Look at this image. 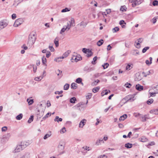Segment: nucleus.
<instances>
[{"mask_svg": "<svg viewBox=\"0 0 158 158\" xmlns=\"http://www.w3.org/2000/svg\"><path fill=\"white\" fill-rule=\"evenodd\" d=\"M36 39V34L35 32H32L29 35L28 44L32 46L35 43Z\"/></svg>", "mask_w": 158, "mask_h": 158, "instance_id": "obj_1", "label": "nucleus"}, {"mask_svg": "<svg viewBox=\"0 0 158 158\" xmlns=\"http://www.w3.org/2000/svg\"><path fill=\"white\" fill-rule=\"evenodd\" d=\"M29 144L25 142H21L20 144L18 145L14 151L15 153L20 152L28 145Z\"/></svg>", "mask_w": 158, "mask_h": 158, "instance_id": "obj_2", "label": "nucleus"}, {"mask_svg": "<svg viewBox=\"0 0 158 158\" xmlns=\"http://www.w3.org/2000/svg\"><path fill=\"white\" fill-rule=\"evenodd\" d=\"M58 151L60 154L64 153V144L63 143H60L58 146Z\"/></svg>", "mask_w": 158, "mask_h": 158, "instance_id": "obj_3", "label": "nucleus"}, {"mask_svg": "<svg viewBox=\"0 0 158 158\" xmlns=\"http://www.w3.org/2000/svg\"><path fill=\"white\" fill-rule=\"evenodd\" d=\"M8 24L6 21L2 20L0 21V30L6 27Z\"/></svg>", "mask_w": 158, "mask_h": 158, "instance_id": "obj_4", "label": "nucleus"}, {"mask_svg": "<svg viewBox=\"0 0 158 158\" xmlns=\"http://www.w3.org/2000/svg\"><path fill=\"white\" fill-rule=\"evenodd\" d=\"M23 22V19L22 18H19L16 19L14 24V26L15 27H17L21 25Z\"/></svg>", "mask_w": 158, "mask_h": 158, "instance_id": "obj_5", "label": "nucleus"}, {"mask_svg": "<svg viewBox=\"0 0 158 158\" xmlns=\"http://www.w3.org/2000/svg\"><path fill=\"white\" fill-rule=\"evenodd\" d=\"M44 110L45 109L44 108H42V110H38V112H37L38 118H40L43 116Z\"/></svg>", "mask_w": 158, "mask_h": 158, "instance_id": "obj_6", "label": "nucleus"}, {"mask_svg": "<svg viewBox=\"0 0 158 158\" xmlns=\"http://www.w3.org/2000/svg\"><path fill=\"white\" fill-rule=\"evenodd\" d=\"M149 118V116L148 115H143L141 114L139 119L142 122H145L147 119Z\"/></svg>", "mask_w": 158, "mask_h": 158, "instance_id": "obj_7", "label": "nucleus"}, {"mask_svg": "<svg viewBox=\"0 0 158 158\" xmlns=\"http://www.w3.org/2000/svg\"><path fill=\"white\" fill-rule=\"evenodd\" d=\"M70 52L71 51L70 50L67 51L63 54L62 56L59 57L58 58H57L56 59H55V60H57L59 59H63L64 58H66L68 56L69 54L70 53Z\"/></svg>", "mask_w": 158, "mask_h": 158, "instance_id": "obj_8", "label": "nucleus"}, {"mask_svg": "<svg viewBox=\"0 0 158 158\" xmlns=\"http://www.w3.org/2000/svg\"><path fill=\"white\" fill-rule=\"evenodd\" d=\"M132 3V7H135L137 5H138L142 3L141 1H132L131 2Z\"/></svg>", "mask_w": 158, "mask_h": 158, "instance_id": "obj_9", "label": "nucleus"}, {"mask_svg": "<svg viewBox=\"0 0 158 158\" xmlns=\"http://www.w3.org/2000/svg\"><path fill=\"white\" fill-rule=\"evenodd\" d=\"M143 77L139 73H136L135 75V80L137 81H139L142 79Z\"/></svg>", "mask_w": 158, "mask_h": 158, "instance_id": "obj_10", "label": "nucleus"}, {"mask_svg": "<svg viewBox=\"0 0 158 158\" xmlns=\"http://www.w3.org/2000/svg\"><path fill=\"white\" fill-rule=\"evenodd\" d=\"M86 120L85 119H83L80 123L79 127H80L82 128L83 126L85 125L86 122Z\"/></svg>", "mask_w": 158, "mask_h": 158, "instance_id": "obj_11", "label": "nucleus"}, {"mask_svg": "<svg viewBox=\"0 0 158 158\" xmlns=\"http://www.w3.org/2000/svg\"><path fill=\"white\" fill-rule=\"evenodd\" d=\"M136 89L138 91H141L143 90V87L140 85L138 84L136 85Z\"/></svg>", "mask_w": 158, "mask_h": 158, "instance_id": "obj_12", "label": "nucleus"}, {"mask_svg": "<svg viewBox=\"0 0 158 158\" xmlns=\"http://www.w3.org/2000/svg\"><path fill=\"white\" fill-rule=\"evenodd\" d=\"M127 118V115L126 114H124L121 116L119 118L120 121H123Z\"/></svg>", "mask_w": 158, "mask_h": 158, "instance_id": "obj_13", "label": "nucleus"}, {"mask_svg": "<svg viewBox=\"0 0 158 158\" xmlns=\"http://www.w3.org/2000/svg\"><path fill=\"white\" fill-rule=\"evenodd\" d=\"M78 56V55H77V54L74 52L73 53L72 55V57L71 59V60L72 62H73V60L74 59V58L76 57H77Z\"/></svg>", "mask_w": 158, "mask_h": 158, "instance_id": "obj_14", "label": "nucleus"}, {"mask_svg": "<svg viewBox=\"0 0 158 158\" xmlns=\"http://www.w3.org/2000/svg\"><path fill=\"white\" fill-rule=\"evenodd\" d=\"M81 59L82 58L81 56L79 55L77 57H76L74 58L73 60H74L75 61L77 62L78 61L81 60Z\"/></svg>", "mask_w": 158, "mask_h": 158, "instance_id": "obj_15", "label": "nucleus"}, {"mask_svg": "<svg viewBox=\"0 0 158 158\" xmlns=\"http://www.w3.org/2000/svg\"><path fill=\"white\" fill-rule=\"evenodd\" d=\"M110 92V90H107V89L103 91L101 93L102 96H103L107 94L108 93Z\"/></svg>", "mask_w": 158, "mask_h": 158, "instance_id": "obj_16", "label": "nucleus"}, {"mask_svg": "<svg viewBox=\"0 0 158 158\" xmlns=\"http://www.w3.org/2000/svg\"><path fill=\"white\" fill-rule=\"evenodd\" d=\"M119 24L120 25H122V27L123 28L125 27V25L126 24V23L125 22V21L124 20H121L119 22Z\"/></svg>", "mask_w": 158, "mask_h": 158, "instance_id": "obj_17", "label": "nucleus"}, {"mask_svg": "<svg viewBox=\"0 0 158 158\" xmlns=\"http://www.w3.org/2000/svg\"><path fill=\"white\" fill-rule=\"evenodd\" d=\"M151 73L150 71H149L147 72H143L142 73V75L145 77L148 75H149Z\"/></svg>", "mask_w": 158, "mask_h": 158, "instance_id": "obj_18", "label": "nucleus"}, {"mask_svg": "<svg viewBox=\"0 0 158 158\" xmlns=\"http://www.w3.org/2000/svg\"><path fill=\"white\" fill-rule=\"evenodd\" d=\"M87 24L86 22L84 21H82L78 25H80V26H83V28H85Z\"/></svg>", "mask_w": 158, "mask_h": 158, "instance_id": "obj_19", "label": "nucleus"}, {"mask_svg": "<svg viewBox=\"0 0 158 158\" xmlns=\"http://www.w3.org/2000/svg\"><path fill=\"white\" fill-rule=\"evenodd\" d=\"M54 43L56 47L59 46V39L58 38L56 37L54 40Z\"/></svg>", "mask_w": 158, "mask_h": 158, "instance_id": "obj_20", "label": "nucleus"}, {"mask_svg": "<svg viewBox=\"0 0 158 158\" xmlns=\"http://www.w3.org/2000/svg\"><path fill=\"white\" fill-rule=\"evenodd\" d=\"M150 112L155 114H158V108L152 110L150 111Z\"/></svg>", "mask_w": 158, "mask_h": 158, "instance_id": "obj_21", "label": "nucleus"}, {"mask_svg": "<svg viewBox=\"0 0 158 158\" xmlns=\"http://www.w3.org/2000/svg\"><path fill=\"white\" fill-rule=\"evenodd\" d=\"M77 87V84L75 83H73L71 85V88L73 89H76Z\"/></svg>", "mask_w": 158, "mask_h": 158, "instance_id": "obj_22", "label": "nucleus"}, {"mask_svg": "<svg viewBox=\"0 0 158 158\" xmlns=\"http://www.w3.org/2000/svg\"><path fill=\"white\" fill-rule=\"evenodd\" d=\"M101 142H104L103 139L102 138H100L97 140L96 144L97 145H99L100 144Z\"/></svg>", "mask_w": 158, "mask_h": 158, "instance_id": "obj_23", "label": "nucleus"}, {"mask_svg": "<svg viewBox=\"0 0 158 158\" xmlns=\"http://www.w3.org/2000/svg\"><path fill=\"white\" fill-rule=\"evenodd\" d=\"M86 54H87V56L88 57L91 56L93 54V52H92L89 49V50L87 51V53H86Z\"/></svg>", "mask_w": 158, "mask_h": 158, "instance_id": "obj_24", "label": "nucleus"}, {"mask_svg": "<svg viewBox=\"0 0 158 158\" xmlns=\"http://www.w3.org/2000/svg\"><path fill=\"white\" fill-rule=\"evenodd\" d=\"M62 121V119L61 118H59V116H56L55 119H54V121L55 122H57L58 123L59 122H61Z\"/></svg>", "mask_w": 158, "mask_h": 158, "instance_id": "obj_25", "label": "nucleus"}, {"mask_svg": "<svg viewBox=\"0 0 158 158\" xmlns=\"http://www.w3.org/2000/svg\"><path fill=\"white\" fill-rule=\"evenodd\" d=\"M100 89V87L99 86L95 87L92 89V91L94 93L97 92Z\"/></svg>", "mask_w": 158, "mask_h": 158, "instance_id": "obj_26", "label": "nucleus"}, {"mask_svg": "<svg viewBox=\"0 0 158 158\" xmlns=\"http://www.w3.org/2000/svg\"><path fill=\"white\" fill-rule=\"evenodd\" d=\"M103 43V40L102 39H101L98 41L97 43V44L99 46H101Z\"/></svg>", "mask_w": 158, "mask_h": 158, "instance_id": "obj_27", "label": "nucleus"}, {"mask_svg": "<svg viewBox=\"0 0 158 158\" xmlns=\"http://www.w3.org/2000/svg\"><path fill=\"white\" fill-rule=\"evenodd\" d=\"M132 144L128 143H126L125 144V147L126 148H132Z\"/></svg>", "mask_w": 158, "mask_h": 158, "instance_id": "obj_28", "label": "nucleus"}, {"mask_svg": "<svg viewBox=\"0 0 158 158\" xmlns=\"http://www.w3.org/2000/svg\"><path fill=\"white\" fill-rule=\"evenodd\" d=\"M27 101L29 105H32L34 102L33 99H30L29 98H27Z\"/></svg>", "mask_w": 158, "mask_h": 158, "instance_id": "obj_29", "label": "nucleus"}, {"mask_svg": "<svg viewBox=\"0 0 158 158\" xmlns=\"http://www.w3.org/2000/svg\"><path fill=\"white\" fill-rule=\"evenodd\" d=\"M44 77V76H41L39 77H37L35 78L34 80L36 81H41Z\"/></svg>", "mask_w": 158, "mask_h": 158, "instance_id": "obj_30", "label": "nucleus"}, {"mask_svg": "<svg viewBox=\"0 0 158 158\" xmlns=\"http://www.w3.org/2000/svg\"><path fill=\"white\" fill-rule=\"evenodd\" d=\"M77 100L75 97H73L70 99V103H75V102Z\"/></svg>", "mask_w": 158, "mask_h": 158, "instance_id": "obj_31", "label": "nucleus"}, {"mask_svg": "<svg viewBox=\"0 0 158 158\" xmlns=\"http://www.w3.org/2000/svg\"><path fill=\"white\" fill-rule=\"evenodd\" d=\"M71 26L72 25L71 24V23L68 22L67 23V26H64L67 29V31H68L70 28Z\"/></svg>", "mask_w": 158, "mask_h": 158, "instance_id": "obj_32", "label": "nucleus"}, {"mask_svg": "<svg viewBox=\"0 0 158 158\" xmlns=\"http://www.w3.org/2000/svg\"><path fill=\"white\" fill-rule=\"evenodd\" d=\"M22 117L23 114H20L16 116V118L17 120H20L22 118Z\"/></svg>", "mask_w": 158, "mask_h": 158, "instance_id": "obj_33", "label": "nucleus"}, {"mask_svg": "<svg viewBox=\"0 0 158 158\" xmlns=\"http://www.w3.org/2000/svg\"><path fill=\"white\" fill-rule=\"evenodd\" d=\"M92 95V94L91 93H88L87 94L86 96V99H90L91 98Z\"/></svg>", "mask_w": 158, "mask_h": 158, "instance_id": "obj_34", "label": "nucleus"}, {"mask_svg": "<svg viewBox=\"0 0 158 158\" xmlns=\"http://www.w3.org/2000/svg\"><path fill=\"white\" fill-rule=\"evenodd\" d=\"M49 115L50 116H51V113L49 112L47 113L46 114V115L42 118L43 119L45 120V119H46L47 118H48V116H49Z\"/></svg>", "mask_w": 158, "mask_h": 158, "instance_id": "obj_35", "label": "nucleus"}, {"mask_svg": "<svg viewBox=\"0 0 158 158\" xmlns=\"http://www.w3.org/2000/svg\"><path fill=\"white\" fill-rule=\"evenodd\" d=\"M139 52L137 50H134L132 52V55L135 56H137L139 55Z\"/></svg>", "mask_w": 158, "mask_h": 158, "instance_id": "obj_36", "label": "nucleus"}, {"mask_svg": "<svg viewBox=\"0 0 158 158\" xmlns=\"http://www.w3.org/2000/svg\"><path fill=\"white\" fill-rule=\"evenodd\" d=\"M70 10V8H65L62 10L61 12H65L67 11H69Z\"/></svg>", "mask_w": 158, "mask_h": 158, "instance_id": "obj_37", "label": "nucleus"}, {"mask_svg": "<svg viewBox=\"0 0 158 158\" xmlns=\"http://www.w3.org/2000/svg\"><path fill=\"white\" fill-rule=\"evenodd\" d=\"M69 84H66L64 86V90H68L69 88Z\"/></svg>", "mask_w": 158, "mask_h": 158, "instance_id": "obj_38", "label": "nucleus"}, {"mask_svg": "<svg viewBox=\"0 0 158 158\" xmlns=\"http://www.w3.org/2000/svg\"><path fill=\"white\" fill-rule=\"evenodd\" d=\"M51 135V134L50 133V134H46L44 137V139H47L50 137Z\"/></svg>", "mask_w": 158, "mask_h": 158, "instance_id": "obj_39", "label": "nucleus"}, {"mask_svg": "<svg viewBox=\"0 0 158 158\" xmlns=\"http://www.w3.org/2000/svg\"><path fill=\"white\" fill-rule=\"evenodd\" d=\"M153 100L152 99H148L147 102V103L148 104L150 105L153 103Z\"/></svg>", "mask_w": 158, "mask_h": 158, "instance_id": "obj_40", "label": "nucleus"}, {"mask_svg": "<svg viewBox=\"0 0 158 158\" xmlns=\"http://www.w3.org/2000/svg\"><path fill=\"white\" fill-rule=\"evenodd\" d=\"M97 56H95L93 59V61H92V63L93 64H96V63L95 62L97 60Z\"/></svg>", "mask_w": 158, "mask_h": 158, "instance_id": "obj_41", "label": "nucleus"}, {"mask_svg": "<svg viewBox=\"0 0 158 158\" xmlns=\"http://www.w3.org/2000/svg\"><path fill=\"white\" fill-rule=\"evenodd\" d=\"M33 116H31L28 121V123H31L33 121Z\"/></svg>", "mask_w": 158, "mask_h": 158, "instance_id": "obj_42", "label": "nucleus"}, {"mask_svg": "<svg viewBox=\"0 0 158 158\" xmlns=\"http://www.w3.org/2000/svg\"><path fill=\"white\" fill-rule=\"evenodd\" d=\"M82 79L80 78H78L76 80V82L77 83L80 84L82 82Z\"/></svg>", "mask_w": 158, "mask_h": 158, "instance_id": "obj_43", "label": "nucleus"}, {"mask_svg": "<svg viewBox=\"0 0 158 158\" xmlns=\"http://www.w3.org/2000/svg\"><path fill=\"white\" fill-rule=\"evenodd\" d=\"M126 9L127 8L125 6H121L120 8V10L123 11H124L126 10Z\"/></svg>", "mask_w": 158, "mask_h": 158, "instance_id": "obj_44", "label": "nucleus"}, {"mask_svg": "<svg viewBox=\"0 0 158 158\" xmlns=\"http://www.w3.org/2000/svg\"><path fill=\"white\" fill-rule=\"evenodd\" d=\"M149 48V47H146L144 48L142 51V52L143 53H144L146 52L147 50H148Z\"/></svg>", "mask_w": 158, "mask_h": 158, "instance_id": "obj_45", "label": "nucleus"}, {"mask_svg": "<svg viewBox=\"0 0 158 158\" xmlns=\"http://www.w3.org/2000/svg\"><path fill=\"white\" fill-rule=\"evenodd\" d=\"M131 86V85L130 83L128 82L126 83L124 85V86H125L126 88H130Z\"/></svg>", "mask_w": 158, "mask_h": 158, "instance_id": "obj_46", "label": "nucleus"}, {"mask_svg": "<svg viewBox=\"0 0 158 158\" xmlns=\"http://www.w3.org/2000/svg\"><path fill=\"white\" fill-rule=\"evenodd\" d=\"M66 131V130L65 128L64 127L60 130V132L61 134H63Z\"/></svg>", "mask_w": 158, "mask_h": 158, "instance_id": "obj_47", "label": "nucleus"}, {"mask_svg": "<svg viewBox=\"0 0 158 158\" xmlns=\"http://www.w3.org/2000/svg\"><path fill=\"white\" fill-rule=\"evenodd\" d=\"M119 28L117 27H115L113 29V32H116L119 30Z\"/></svg>", "mask_w": 158, "mask_h": 158, "instance_id": "obj_48", "label": "nucleus"}, {"mask_svg": "<svg viewBox=\"0 0 158 158\" xmlns=\"http://www.w3.org/2000/svg\"><path fill=\"white\" fill-rule=\"evenodd\" d=\"M69 22L71 23V24L72 25V26H74V25H73V24L74 23L75 21L73 18H71V19L70 21H69Z\"/></svg>", "mask_w": 158, "mask_h": 158, "instance_id": "obj_49", "label": "nucleus"}, {"mask_svg": "<svg viewBox=\"0 0 158 158\" xmlns=\"http://www.w3.org/2000/svg\"><path fill=\"white\" fill-rule=\"evenodd\" d=\"M42 61L43 63L44 64H45L46 62V59L45 57L43 56L42 58Z\"/></svg>", "mask_w": 158, "mask_h": 158, "instance_id": "obj_50", "label": "nucleus"}, {"mask_svg": "<svg viewBox=\"0 0 158 158\" xmlns=\"http://www.w3.org/2000/svg\"><path fill=\"white\" fill-rule=\"evenodd\" d=\"M109 65V64L108 63H104L103 65H102V66H103L104 69H105L107 68L108 67Z\"/></svg>", "mask_w": 158, "mask_h": 158, "instance_id": "obj_51", "label": "nucleus"}, {"mask_svg": "<svg viewBox=\"0 0 158 158\" xmlns=\"http://www.w3.org/2000/svg\"><path fill=\"white\" fill-rule=\"evenodd\" d=\"M67 29L66 28V27L64 26V27L61 29V31H60V34H62L63 32H64Z\"/></svg>", "mask_w": 158, "mask_h": 158, "instance_id": "obj_52", "label": "nucleus"}, {"mask_svg": "<svg viewBox=\"0 0 158 158\" xmlns=\"http://www.w3.org/2000/svg\"><path fill=\"white\" fill-rule=\"evenodd\" d=\"M148 139L145 137H143L141 139V141L144 142L148 141Z\"/></svg>", "mask_w": 158, "mask_h": 158, "instance_id": "obj_53", "label": "nucleus"}, {"mask_svg": "<svg viewBox=\"0 0 158 158\" xmlns=\"http://www.w3.org/2000/svg\"><path fill=\"white\" fill-rule=\"evenodd\" d=\"M152 5L154 6H158V1H153L152 2Z\"/></svg>", "mask_w": 158, "mask_h": 158, "instance_id": "obj_54", "label": "nucleus"}, {"mask_svg": "<svg viewBox=\"0 0 158 158\" xmlns=\"http://www.w3.org/2000/svg\"><path fill=\"white\" fill-rule=\"evenodd\" d=\"M141 114L139 113H135L134 115L136 117H138V119L139 118Z\"/></svg>", "mask_w": 158, "mask_h": 158, "instance_id": "obj_55", "label": "nucleus"}, {"mask_svg": "<svg viewBox=\"0 0 158 158\" xmlns=\"http://www.w3.org/2000/svg\"><path fill=\"white\" fill-rule=\"evenodd\" d=\"M134 98V97H133V98H129L128 99L127 98V97H126L125 98V99H126L127 100V101H133L134 100V99H133Z\"/></svg>", "mask_w": 158, "mask_h": 158, "instance_id": "obj_56", "label": "nucleus"}, {"mask_svg": "<svg viewBox=\"0 0 158 158\" xmlns=\"http://www.w3.org/2000/svg\"><path fill=\"white\" fill-rule=\"evenodd\" d=\"M93 70V69L91 68H87V69H85V70L87 71V72H89Z\"/></svg>", "mask_w": 158, "mask_h": 158, "instance_id": "obj_57", "label": "nucleus"}, {"mask_svg": "<svg viewBox=\"0 0 158 158\" xmlns=\"http://www.w3.org/2000/svg\"><path fill=\"white\" fill-rule=\"evenodd\" d=\"M63 93V91L62 90H61L60 91H56L55 92V94H62Z\"/></svg>", "mask_w": 158, "mask_h": 158, "instance_id": "obj_58", "label": "nucleus"}, {"mask_svg": "<svg viewBox=\"0 0 158 158\" xmlns=\"http://www.w3.org/2000/svg\"><path fill=\"white\" fill-rule=\"evenodd\" d=\"M89 49H86V48H83L82 49V51L84 53L86 54V53H87V51H88Z\"/></svg>", "mask_w": 158, "mask_h": 158, "instance_id": "obj_59", "label": "nucleus"}, {"mask_svg": "<svg viewBox=\"0 0 158 158\" xmlns=\"http://www.w3.org/2000/svg\"><path fill=\"white\" fill-rule=\"evenodd\" d=\"M7 128L6 127H4L2 128V131H6L7 130Z\"/></svg>", "mask_w": 158, "mask_h": 158, "instance_id": "obj_60", "label": "nucleus"}, {"mask_svg": "<svg viewBox=\"0 0 158 158\" xmlns=\"http://www.w3.org/2000/svg\"><path fill=\"white\" fill-rule=\"evenodd\" d=\"M49 48L51 52H53L54 51V49L52 46H49Z\"/></svg>", "mask_w": 158, "mask_h": 158, "instance_id": "obj_61", "label": "nucleus"}, {"mask_svg": "<svg viewBox=\"0 0 158 158\" xmlns=\"http://www.w3.org/2000/svg\"><path fill=\"white\" fill-rule=\"evenodd\" d=\"M143 40V39L142 38H140L139 39H138L137 40V41H138V42L140 43H142V42Z\"/></svg>", "mask_w": 158, "mask_h": 158, "instance_id": "obj_62", "label": "nucleus"}, {"mask_svg": "<svg viewBox=\"0 0 158 158\" xmlns=\"http://www.w3.org/2000/svg\"><path fill=\"white\" fill-rule=\"evenodd\" d=\"M131 68H132V67H131V65H129V64H128L126 67V70H130V69H131Z\"/></svg>", "mask_w": 158, "mask_h": 158, "instance_id": "obj_63", "label": "nucleus"}, {"mask_svg": "<svg viewBox=\"0 0 158 158\" xmlns=\"http://www.w3.org/2000/svg\"><path fill=\"white\" fill-rule=\"evenodd\" d=\"M98 158H107V156L104 155L100 156Z\"/></svg>", "mask_w": 158, "mask_h": 158, "instance_id": "obj_64", "label": "nucleus"}]
</instances>
